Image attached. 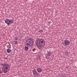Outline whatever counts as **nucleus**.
I'll use <instances>...</instances> for the list:
<instances>
[{
    "label": "nucleus",
    "instance_id": "18",
    "mask_svg": "<svg viewBox=\"0 0 77 77\" xmlns=\"http://www.w3.org/2000/svg\"><path fill=\"white\" fill-rule=\"evenodd\" d=\"M37 71H36V69H35L34 70V71H33V72H36Z\"/></svg>",
    "mask_w": 77,
    "mask_h": 77
},
{
    "label": "nucleus",
    "instance_id": "5",
    "mask_svg": "<svg viewBox=\"0 0 77 77\" xmlns=\"http://www.w3.org/2000/svg\"><path fill=\"white\" fill-rule=\"evenodd\" d=\"M51 53L50 51L47 52V53L45 55V58L47 59H50V57L51 56Z\"/></svg>",
    "mask_w": 77,
    "mask_h": 77
},
{
    "label": "nucleus",
    "instance_id": "15",
    "mask_svg": "<svg viewBox=\"0 0 77 77\" xmlns=\"http://www.w3.org/2000/svg\"><path fill=\"white\" fill-rule=\"evenodd\" d=\"M39 32H43L44 31H43V30H40L39 31Z\"/></svg>",
    "mask_w": 77,
    "mask_h": 77
},
{
    "label": "nucleus",
    "instance_id": "3",
    "mask_svg": "<svg viewBox=\"0 0 77 77\" xmlns=\"http://www.w3.org/2000/svg\"><path fill=\"white\" fill-rule=\"evenodd\" d=\"M26 45L27 46H32L33 45V41L31 39H29L27 40Z\"/></svg>",
    "mask_w": 77,
    "mask_h": 77
},
{
    "label": "nucleus",
    "instance_id": "14",
    "mask_svg": "<svg viewBox=\"0 0 77 77\" xmlns=\"http://www.w3.org/2000/svg\"><path fill=\"white\" fill-rule=\"evenodd\" d=\"M65 54L66 55L68 54V52H67V51H66L65 52Z\"/></svg>",
    "mask_w": 77,
    "mask_h": 77
},
{
    "label": "nucleus",
    "instance_id": "9",
    "mask_svg": "<svg viewBox=\"0 0 77 77\" xmlns=\"http://www.w3.org/2000/svg\"><path fill=\"white\" fill-rule=\"evenodd\" d=\"M33 74L34 75H38L39 74L38 73V72L37 71L35 72H33Z\"/></svg>",
    "mask_w": 77,
    "mask_h": 77
},
{
    "label": "nucleus",
    "instance_id": "11",
    "mask_svg": "<svg viewBox=\"0 0 77 77\" xmlns=\"http://www.w3.org/2000/svg\"><path fill=\"white\" fill-rule=\"evenodd\" d=\"M14 23V20L12 19H11L10 20V24H12Z\"/></svg>",
    "mask_w": 77,
    "mask_h": 77
},
{
    "label": "nucleus",
    "instance_id": "12",
    "mask_svg": "<svg viewBox=\"0 0 77 77\" xmlns=\"http://www.w3.org/2000/svg\"><path fill=\"white\" fill-rule=\"evenodd\" d=\"M22 37L26 38V35L25 34H23L22 35Z\"/></svg>",
    "mask_w": 77,
    "mask_h": 77
},
{
    "label": "nucleus",
    "instance_id": "19",
    "mask_svg": "<svg viewBox=\"0 0 77 77\" xmlns=\"http://www.w3.org/2000/svg\"><path fill=\"white\" fill-rule=\"evenodd\" d=\"M0 74H2V71H0Z\"/></svg>",
    "mask_w": 77,
    "mask_h": 77
},
{
    "label": "nucleus",
    "instance_id": "2",
    "mask_svg": "<svg viewBox=\"0 0 77 77\" xmlns=\"http://www.w3.org/2000/svg\"><path fill=\"white\" fill-rule=\"evenodd\" d=\"M2 71L4 73H6L10 69V65L9 64H7L5 63L1 64Z\"/></svg>",
    "mask_w": 77,
    "mask_h": 77
},
{
    "label": "nucleus",
    "instance_id": "8",
    "mask_svg": "<svg viewBox=\"0 0 77 77\" xmlns=\"http://www.w3.org/2000/svg\"><path fill=\"white\" fill-rule=\"evenodd\" d=\"M12 51V50L10 48H8V49H7V51L8 53H10Z\"/></svg>",
    "mask_w": 77,
    "mask_h": 77
},
{
    "label": "nucleus",
    "instance_id": "1",
    "mask_svg": "<svg viewBox=\"0 0 77 77\" xmlns=\"http://www.w3.org/2000/svg\"><path fill=\"white\" fill-rule=\"evenodd\" d=\"M35 42L36 43L38 48H40L44 47L45 41L44 39L39 38L37 39V40L35 41Z\"/></svg>",
    "mask_w": 77,
    "mask_h": 77
},
{
    "label": "nucleus",
    "instance_id": "17",
    "mask_svg": "<svg viewBox=\"0 0 77 77\" xmlns=\"http://www.w3.org/2000/svg\"><path fill=\"white\" fill-rule=\"evenodd\" d=\"M8 45L9 46V47H8V48H11V45L10 44V43H9Z\"/></svg>",
    "mask_w": 77,
    "mask_h": 77
},
{
    "label": "nucleus",
    "instance_id": "7",
    "mask_svg": "<svg viewBox=\"0 0 77 77\" xmlns=\"http://www.w3.org/2000/svg\"><path fill=\"white\" fill-rule=\"evenodd\" d=\"M5 22L7 24H10V20L7 19H6L5 21Z\"/></svg>",
    "mask_w": 77,
    "mask_h": 77
},
{
    "label": "nucleus",
    "instance_id": "13",
    "mask_svg": "<svg viewBox=\"0 0 77 77\" xmlns=\"http://www.w3.org/2000/svg\"><path fill=\"white\" fill-rule=\"evenodd\" d=\"M13 42H14V44H18V41H14Z\"/></svg>",
    "mask_w": 77,
    "mask_h": 77
},
{
    "label": "nucleus",
    "instance_id": "4",
    "mask_svg": "<svg viewBox=\"0 0 77 77\" xmlns=\"http://www.w3.org/2000/svg\"><path fill=\"white\" fill-rule=\"evenodd\" d=\"M64 47H68L70 44V41L68 40H65L64 41V42H63Z\"/></svg>",
    "mask_w": 77,
    "mask_h": 77
},
{
    "label": "nucleus",
    "instance_id": "10",
    "mask_svg": "<svg viewBox=\"0 0 77 77\" xmlns=\"http://www.w3.org/2000/svg\"><path fill=\"white\" fill-rule=\"evenodd\" d=\"M25 51H28V50H29V48L28 47L26 46H25Z\"/></svg>",
    "mask_w": 77,
    "mask_h": 77
},
{
    "label": "nucleus",
    "instance_id": "16",
    "mask_svg": "<svg viewBox=\"0 0 77 77\" xmlns=\"http://www.w3.org/2000/svg\"><path fill=\"white\" fill-rule=\"evenodd\" d=\"M18 39V38L17 37H15L14 38V40H16L17 41V40Z\"/></svg>",
    "mask_w": 77,
    "mask_h": 77
},
{
    "label": "nucleus",
    "instance_id": "20",
    "mask_svg": "<svg viewBox=\"0 0 77 77\" xmlns=\"http://www.w3.org/2000/svg\"><path fill=\"white\" fill-rule=\"evenodd\" d=\"M7 47H9V46H8V45L7 46Z\"/></svg>",
    "mask_w": 77,
    "mask_h": 77
},
{
    "label": "nucleus",
    "instance_id": "6",
    "mask_svg": "<svg viewBox=\"0 0 77 77\" xmlns=\"http://www.w3.org/2000/svg\"><path fill=\"white\" fill-rule=\"evenodd\" d=\"M36 70L38 72H42V69L41 68H37L36 69Z\"/></svg>",
    "mask_w": 77,
    "mask_h": 77
}]
</instances>
